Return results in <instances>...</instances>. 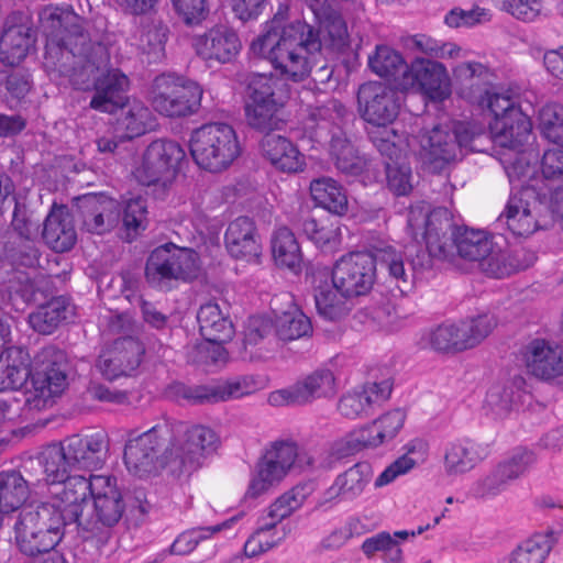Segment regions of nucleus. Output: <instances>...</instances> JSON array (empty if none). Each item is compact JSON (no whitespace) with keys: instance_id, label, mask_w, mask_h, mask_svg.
<instances>
[{"instance_id":"1","label":"nucleus","mask_w":563,"mask_h":563,"mask_svg":"<svg viewBox=\"0 0 563 563\" xmlns=\"http://www.w3.org/2000/svg\"><path fill=\"white\" fill-rule=\"evenodd\" d=\"M285 14L278 11L266 22L263 34L251 45L254 55L267 59L282 76L300 81L312 69L308 55L320 52V31L305 21L285 23Z\"/></svg>"},{"instance_id":"2","label":"nucleus","mask_w":563,"mask_h":563,"mask_svg":"<svg viewBox=\"0 0 563 563\" xmlns=\"http://www.w3.org/2000/svg\"><path fill=\"white\" fill-rule=\"evenodd\" d=\"M41 26L52 44L73 54L75 62L69 75L77 90L95 88L98 78L110 62V54L102 43L85 44L81 18L73 11L54 8L41 15Z\"/></svg>"},{"instance_id":"3","label":"nucleus","mask_w":563,"mask_h":563,"mask_svg":"<svg viewBox=\"0 0 563 563\" xmlns=\"http://www.w3.org/2000/svg\"><path fill=\"white\" fill-rule=\"evenodd\" d=\"M377 266L387 272L401 295L412 289L413 282L406 272L404 253L393 245L375 247L373 252L356 251L342 255L331 273L338 288L354 298L366 295L373 288Z\"/></svg>"},{"instance_id":"4","label":"nucleus","mask_w":563,"mask_h":563,"mask_svg":"<svg viewBox=\"0 0 563 563\" xmlns=\"http://www.w3.org/2000/svg\"><path fill=\"white\" fill-rule=\"evenodd\" d=\"M70 525L55 504L41 503L23 508L14 522V540L25 556L36 558L53 551Z\"/></svg>"},{"instance_id":"5","label":"nucleus","mask_w":563,"mask_h":563,"mask_svg":"<svg viewBox=\"0 0 563 563\" xmlns=\"http://www.w3.org/2000/svg\"><path fill=\"white\" fill-rule=\"evenodd\" d=\"M486 136L485 126L477 122L453 121L433 126L421 137V155L433 173L461 159L465 151L481 152L479 142Z\"/></svg>"},{"instance_id":"6","label":"nucleus","mask_w":563,"mask_h":563,"mask_svg":"<svg viewBox=\"0 0 563 563\" xmlns=\"http://www.w3.org/2000/svg\"><path fill=\"white\" fill-rule=\"evenodd\" d=\"M407 229L416 242L423 241L427 252L417 254V261L412 266L423 267L430 262V257L439 260L449 258L453 244L452 239L459 227L453 222V214L445 207L430 210L426 202L411 206L408 211Z\"/></svg>"},{"instance_id":"7","label":"nucleus","mask_w":563,"mask_h":563,"mask_svg":"<svg viewBox=\"0 0 563 563\" xmlns=\"http://www.w3.org/2000/svg\"><path fill=\"white\" fill-rule=\"evenodd\" d=\"M289 99V87L269 75L257 74L247 85L244 103L246 124L261 133H272L284 125L283 110Z\"/></svg>"},{"instance_id":"8","label":"nucleus","mask_w":563,"mask_h":563,"mask_svg":"<svg viewBox=\"0 0 563 563\" xmlns=\"http://www.w3.org/2000/svg\"><path fill=\"white\" fill-rule=\"evenodd\" d=\"M130 438L124 446L123 460L128 470L142 477L159 468L177 465L175 452L170 448L173 430L167 422L158 423L150 430Z\"/></svg>"},{"instance_id":"9","label":"nucleus","mask_w":563,"mask_h":563,"mask_svg":"<svg viewBox=\"0 0 563 563\" xmlns=\"http://www.w3.org/2000/svg\"><path fill=\"white\" fill-rule=\"evenodd\" d=\"M484 92L477 101L493 117L489 130L495 143L503 147L520 151L532 131L530 118L521 111L510 95L489 90H484Z\"/></svg>"},{"instance_id":"10","label":"nucleus","mask_w":563,"mask_h":563,"mask_svg":"<svg viewBox=\"0 0 563 563\" xmlns=\"http://www.w3.org/2000/svg\"><path fill=\"white\" fill-rule=\"evenodd\" d=\"M195 163L211 173L227 169L241 154L235 130L228 123H208L196 129L189 141Z\"/></svg>"},{"instance_id":"11","label":"nucleus","mask_w":563,"mask_h":563,"mask_svg":"<svg viewBox=\"0 0 563 563\" xmlns=\"http://www.w3.org/2000/svg\"><path fill=\"white\" fill-rule=\"evenodd\" d=\"M549 194L533 184L521 186L518 192L512 194L504 212L496 219V230L506 228L517 236H529L541 228L542 213L554 211V203L549 200Z\"/></svg>"},{"instance_id":"12","label":"nucleus","mask_w":563,"mask_h":563,"mask_svg":"<svg viewBox=\"0 0 563 563\" xmlns=\"http://www.w3.org/2000/svg\"><path fill=\"white\" fill-rule=\"evenodd\" d=\"M202 95V87L197 81L164 73L152 82L151 103L163 117L185 118L198 112Z\"/></svg>"},{"instance_id":"13","label":"nucleus","mask_w":563,"mask_h":563,"mask_svg":"<svg viewBox=\"0 0 563 563\" xmlns=\"http://www.w3.org/2000/svg\"><path fill=\"white\" fill-rule=\"evenodd\" d=\"M34 363V394L26 399V404L30 408L41 410L52 406L53 398L60 396L67 388L71 366L65 351L54 345L42 347L36 353Z\"/></svg>"},{"instance_id":"14","label":"nucleus","mask_w":563,"mask_h":563,"mask_svg":"<svg viewBox=\"0 0 563 563\" xmlns=\"http://www.w3.org/2000/svg\"><path fill=\"white\" fill-rule=\"evenodd\" d=\"M198 272L197 255L189 249L169 243L156 247L145 264V278L150 285L165 288L172 280H187Z\"/></svg>"},{"instance_id":"15","label":"nucleus","mask_w":563,"mask_h":563,"mask_svg":"<svg viewBox=\"0 0 563 563\" xmlns=\"http://www.w3.org/2000/svg\"><path fill=\"white\" fill-rule=\"evenodd\" d=\"M258 382L252 375L230 378L220 384L187 385L175 382L167 388L169 397L189 405H208L241 398L255 393Z\"/></svg>"},{"instance_id":"16","label":"nucleus","mask_w":563,"mask_h":563,"mask_svg":"<svg viewBox=\"0 0 563 563\" xmlns=\"http://www.w3.org/2000/svg\"><path fill=\"white\" fill-rule=\"evenodd\" d=\"M186 153L179 143L172 140H155L144 152L142 164L134 176L143 186L166 188L175 178Z\"/></svg>"},{"instance_id":"17","label":"nucleus","mask_w":563,"mask_h":563,"mask_svg":"<svg viewBox=\"0 0 563 563\" xmlns=\"http://www.w3.org/2000/svg\"><path fill=\"white\" fill-rule=\"evenodd\" d=\"M358 112L368 124H393L400 111L399 91L380 81H368L357 91Z\"/></svg>"},{"instance_id":"18","label":"nucleus","mask_w":563,"mask_h":563,"mask_svg":"<svg viewBox=\"0 0 563 563\" xmlns=\"http://www.w3.org/2000/svg\"><path fill=\"white\" fill-rule=\"evenodd\" d=\"M336 394L335 377L329 368H318L288 388L272 391L268 404L274 407L311 404Z\"/></svg>"},{"instance_id":"19","label":"nucleus","mask_w":563,"mask_h":563,"mask_svg":"<svg viewBox=\"0 0 563 563\" xmlns=\"http://www.w3.org/2000/svg\"><path fill=\"white\" fill-rule=\"evenodd\" d=\"M536 462L533 452L518 450L497 463L489 473L475 482L474 496L493 498L506 492L511 483L526 475Z\"/></svg>"},{"instance_id":"20","label":"nucleus","mask_w":563,"mask_h":563,"mask_svg":"<svg viewBox=\"0 0 563 563\" xmlns=\"http://www.w3.org/2000/svg\"><path fill=\"white\" fill-rule=\"evenodd\" d=\"M74 218L81 228L95 234L111 231L119 221V202L103 192H89L76 197L73 203Z\"/></svg>"},{"instance_id":"21","label":"nucleus","mask_w":563,"mask_h":563,"mask_svg":"<svg viewBox=\"0 0 563 563\" xmlns=\"http://www.w3.org/2000/svg\"><path fill=\"white\" fill-rule=\"evenodd\" d=\"M220 437L210 427L195 424L185 432L183 444L175 452L173 472L191 473L201 466L202 461L220 446Z\"/></svg>"},{"instance_id":"22","label":"nucleus","mask_w":563,"mask_h":563,"mask_svg":"<svg viewBox=\"0 0 563 563\" xmlns=\"http://www.w3.org/2000/svg\"><path fill=\"white\" fill-rule=\"evenodd\" d=\"M91 511L87 509L81 521H91L98 530L107 528L111 531L125 510V503L120 490L117 488L115 479L110 476L98 478L95 483V495L91 499Z\"/></svg>"},{"instance_id":"23","label":"nucleus","mask_w":563,"mask_h":563,"mask_svg":"<svg viewBox=\"0 0 563 563\" xmlns=\"http://www.w3.org/2000/svg\"><path fill=\"white\" fill-rule=\"evenodd\" d=\"M35 42L36 30L30 18L21 12L11 13L0 36V60L8 66L20 64Z\"/></svg>"},{"instance_id":"24","label":"nucleus","mask_w":563,"mask_h":563,"mask_svg":"<svg viewBox=\"0 0 563 563\" xmlns=\"http://www.w3.org/2000/svg\"><path fill=\"white\" fill-rule=\"evenodd\" d=\"M415 85L432 101H443L451 96L450 77L439 62L416 58L408 67L404 80H400V88L408 89Z\"/></svg>"},{"instance_id":"25","label":"nucleus","mask_w":563,"mask_h":563,"mask_svg":"<svg viewBox=\"0 0 563 563\" xmlns=\"http://www.w3.org/2000/svg\"><path fill=\"white\" fill-rule=\"evenodd\" d=\"M144 352L140 340L133 336L119 338L109 351L99 356L97 367L108 380L130 376L140 366Z\"/></svg>"},{"instance_id":"26","label":"nucleus","mask_w":563,"mask_h":563,"mask_svg":"<svg viewBox=\"0 0 563 563\" xmlns=\"http://www.w3.org/2000/svg\"><path fill=\"white\" fill-rule=\"evenodd\" d=\"M527 373L550 382L563 376V347L545 339H533L523 349Z\"/></svg>"},{"instance_id":"27","label":"nucleus","mask_w":563,"mask_h":563,"mask_svg":"<svg viewBox=\"0 0 563 563\" xmlns=\"http://www.w3.org/2000/svg\"><path fill=\"white\" fill-rule=\"evenodd\" d=\"M64 441L73 467L97 470L103 466L109 452V437L103 430L73 434Z\"/></svg>"},{"instance_id":"28","label":"nucleus","mask_w":563,"mask_h":563,"mask_svg":"<svg viewBox=\"0 0 563 563\" xmlns=\"http://www.w3.org/2000/svg\"><path fill=\"white\" fill-rule=\"evenodd\" d=\"M103 475H93L85 477L82 475H74L66 477L63 482V490L59 495V504L63 517L71 523H81L85 514L90 505V499L95 495V483Z\"/></svg>"},{"instance_id":"29","label":"nucleus","mask_w":563,"mask_h":563,"mask_svg":"<svg viewBox=\"0 0 563 563\" xmlns=\"http://www.w3.org/2000/svg\"><path fill=\"white\" fill-rule=\"evenodd\" d=\"M373 467L361 461L336 475L332 485L324 492V498L317 505L322 508L331 501H353L357 499L373 479Z\"/></svg>"},{"instance_id":"30","label":"nucleus","mask_w":563,"mask_h":563,"mask_svg":"<svg viewBox=\"0 0 563 563\" xmlns=\"http://www.w3.org/2000/svg\"><path fill=\"white\" fill-rule=\"evenodd\" d=\"M129 77L118 68L103 69L93 88L89 107L93 110L114 113L128 102Z\"/></svg>"},{"instance_id":"31","label":"nucleus","mask_w":563,"mask_h":563,"mask_svg":"<svg viewBox=\"0 0 563 563\" xmlns=\"http://www.w3.org/2000/svg\"><path fill=\"white\" fill-rule=\"evenodd\" d=\"M393 385L388 379L367 383L361 389L344 394L338 401V411L345 418L356 419L373 413L391 394Z\"/></svg>"},{"instance_id":"32","label":"nucleus","mask_w":563,"mask_h":563,"mask_svg":"<svg viewBox=\"0 0 563 563\" xmlns=\"http://www.w3.org/2000/svg\"><path fill=\"white\" fill-rule=\"evenodd\" d=\"M271 306L275 313V331L279 340L294 341L311 335V321L294 305L290 294L275 296Z\"/></svg>"},{"instance_id":"33","label":"nucleus","mask_w":563,"mask_h":563,"mask_svg":"<svg viewBox=\"0 0 563 563\" xmlns=\"http://www.w3.org/2000/svg\"><path fill=\"white\" fill-rule=\"evenodd\" d=\"M195 48L201 58L225 64L239 55L242 43L234 30L218 25L197 37Z\"/></svg>"},{"instance_id":"34","label":"nucleus","mask_w":563,"mask_h":563,"mask_svg":"<svg viewBox=\"0 0 563 563\" xmlns=\"http://www.w3.org/2000/svg\"><path fill=\"white\" fill-rule=\"evenodd\" d=\"M258 147L262 157L282 173L296 174L306 166L305 155L283 135L267 133L260 141Z\"/></svg>"},{"instance_id":"35","label":"nucleus","mask_w":563,"mask_h":563,"mask_svg":"<svg viewBox=\"0 0 563 563\" xmlns=\"http://www.w3.org/2000/svg\"><path fill=\"white\" fill-rule=\"evenodd\" d=\"M73 468L71 462L66 452L65 441L58 443H51L44 446L34 457L29 459L23 470L27 474H33L32 471L40 470L41 482L46 484H57L66 479L69 471Z\"/></svg>"},{"instance_id":"36","label":"nucleus","mask_w":563,"mask_h":563,"mask_svg":"<svg viewBox=\"0 0 563 563\" xmlns=\"http://www.w3.org/2000/svg\"><path fill=\"white\" fill-rule=\"evenodd\" d=\"M197 321L202 338L216 347L218 356H214L213 361L220 360L224 353L222 344L229 342L234 335L231 319L217 302L209 301L198 310Z\"/></svg>"},{"instance_id":"37","label":"nucleus","mask_w":563,"mask_h":563,"mask_svg":"<svg viewBox=\"0 0 563 563\" xmlns=\"http://www.w3.org/2000/svg\"><path fill=\"white\" fill-rule=\"evenodd\" d=\"M313 297L318 313L327 320H339L350 310L346 300L351 297L338 288L332 273L319 272L313 276Z\"/></svg>"},{"instance_id":"38","label":"nucleus","mask_w":563,"mask_h":563,"mask_svg":"<svg viewBox=\"0 0 563 563\" xmlns=\"http://www.w3.org/2000/svg\"><path fill=\"white\" fill-rule=\"evenodd\" d=\"M224 243L229 254L236 260H250L261 254V242L253 219L239 217L229 223Z\"/></svg>"},{"instance_id":"39","label":"nucleus","mask_w":563,"mask_h":563,"mask_svg":"<svg viewBox=\"0 0 563 563\" xmlns=\"http://www.w3.org/2000/svg\"><path fill=\"white\" fill-rule=\"evenodd\" d=\"M484 459L479 445L470 439H456L442 448L443 471L448 476L471 472Z\"/></svg>"},{"instance_id":"40","label":"nucleus","mask_w":563,"mask_h":563,"mask_svg":"<svg viewBox=\"0 0 563 563\" xmlns=\"http://www.w3.org/2000/svg\"><path fill=\"white\" fill-rule=\"evenodd\" d=\"M38 484L41 478L34 474L24 477L14 470L0 472V510L8 514L18 510L29 499L31 487Z\"/></svg>"},{"instance_id":"41","label":"nucleus","mask_w":563,"mask_h":563,"mask_svg":"<svg viewBox=\"0 0 563 563\" xmlns=\"http://www.w3.org/2000/svg\"><path fill=\"white\" fill-rule=\"evenodd\" d=\"M42 236L55 252L69 251L77 241L74 216H70L64 207L52 210L44 221Z\"/></svg>"},{"instance_id":"42","label":"nucleus","mask_w":563,"mask_h":563,"mask_svg":"<svg viewBox=\"0 0 563 563\" xmlns=\"http://www.w3.org/2000/svg\"><path fill=\"white\" fill-rule=\"evenodd\" d=\"M310 195L316 206L334 216L347 212L349 201L344 187L335 179L322 176L310 181Z\"/></svg>"},{"instance_id":"43","label":"nucleus","mask_w":563,"mask_h":563,"mask_svg":"<svg viewBox=\"0 0 563 563\" xmlns=\"http://www.w3.org/2000/svg\"><path fill=\"white\" fill-rule=\"evenodd\" d=\"M452 244L449 261L459 255L464 260L477 261L481 264L492 253L493 246V242L485 231L468 228H459L452 239Z\"/></svg>"},{"instance_id":"44","label":"nucleus","mask_w":563,"mask_h":563,"mask_svg":"<svg viewBox=\"0 0 563 563\" xmlns=\"http://www.w3.org/2000/svg\"><path fill=\"white\" fill-rule=\"evenodd\" d=\"M350 114L347 108L336 99H328L322 104L311 108L309 118L314 122L316 137L327 140L338 130L343 131Z\"/></svg>"},{"instance_id":"45","label":"nucleus","mask_w":563,"mask_h":563,"mask_svg":"<svg viewBox=\"0 0 563 563\" xmlns=\"http://www.w3.org/2000/svg\"><path fill=\"white\" fill-rule=\"evenodd\" d=\"M560 537L561 531L554 529L532 534L511 552L508 563H543Z\"/></svg>"},{"instance_id":"46","label":"nucleus","mask_w":563,"mask_h":563,"mask_svg":"<svg viewBox=\"0 0 563 563\" xmlns=\"http://www.w3.org/2000/svg\"><path fill=\"white\" fill-rule=\"evenodd\" d=\"M31 374L27 353L20 347L7 349L0 355V393L21 388Z\"/></svg>"},{"instance_id":"47","label":"nucleus","mask_w":563,"mask_h":563,"mask_svg":"<svg viewBox=\"0 0 563 563\" xmlns=\"http://www.w3.org/2000/svg\"><path fill=\"white\" fill-rule=\"evenodd\" d=\"M453 78L457 85L459 95L474 102L482 96L488 82L489 71L486 66L477 62L461 63L453 69Z\"/></svg>"},{"instance_id":"48","label":"nucleus","mask_w":563,"mask_h":563,"mask_svg":"<svg viewBox=\"0 0 563 563\" xmlns=\"http://www.w3.org/2000/svg\"><path fill=\"white\" fill-rule=\"evenodd\" d=\"M329 154L336 169L349 176H358L365 169V161L358 155L344 131H336L329 141Z\"/></svg>"},{"instance_id":"49","label":"nucleus","mask_w":563,"mask_h":563,"mask_svg":"<svg viewBox=\"0 0 563 563\" xmlns=\"http://www.w3.org/2000/svg\"><path fill=\"white\" fill-rule=\"evenodd\" d=\"M368 67L374 74L393 80L400 87V80L407 75L409 65L394 48L377 45L374 54L368 56Z\"/></svg>"},{"instance_id":"50","label":"nucleus","mask_w":563,"mask_h":563,"mask_svg":"<svg viewBox=\"0 0 563 563\" xmlns=\"http://www.w3.org/2000/svg\"><path fill=\"white\" fill-rule=\"evenodd\" d=\"M298 229L318 247L332 250L340 242V228L322 214H307L298 221Z\"/></svg>"},{"instance_id":"51","label":"nucleus","mask_w":563,"mask_h":563,"mask_svg":"<svg viewBox=\"0 0 563 563\" xmlns=\"http://www.w3.org/2000/svg\"><path fill=\"white\" fill-rule=\"evenodd\" d=\"M0 258L15 268H36L41 252L32 238H8L1 245Z\"/></svg>"},{"instance_id":"52","label":"nucleus","mask_w":563,"mask_h":563,"mask_svg":"<svg viewBox=\"0 0 563 563\" xmlns=\"http://www.w3.org/2000/svg\"><path fill=\"white\" fill-rule=\"evenodd\" d=\"M68 309L69 302L65 297H55L31 312L27 322L35 332L51 334L67 319Z\"/></svg>"},{"instance_id":"53","label":"nucleus","mask_w":563,"mask_h":563,"mask_svg":"<svg viewBox=\"0 0 563 563\" xmlns=\"http://www.w3.org/2000/svg\"><path fill=\"white\" fill-rule=\"evenodd\" d=\"M272 253L277 266L292 273L301 271L302 254L295 234L288 228H279L272 236Z\"/></svg>"},{"instance_id":"54","label":"nucleus","mask_w":563,"mask_h":563,"mask_svg":"<svg viewBox=\"0 0 563 563\" xmlns=\"http://www.w3.org/2000/svg\"><path fill=\"white\" fill-rule=\"evenodd\" d=\"M80 529L81 541L75 547L74 558L78 563H96L101 556L102 548L108 543L111 531L107 528L98 530L91 521L76 523Z\"/></svg>"},{"instance_id":"55","label":"nucleus","mask_w":563,"mask_h":563,"mask_svg":"<svg viewBox=\"0 0 563 563\" xmlns=\"http://www.w3.org/2000/svg\"><path fill=\"white\" fill-rule=\"evenodd\" d=\"M427 340L432 350L441 353H457L468 350L461 321L459 323H442L431 329Z\"/></svg>"},{"instance_id":"56","label":"nucleus","mask_w":563,"mask_h":563,"mask_svg":"<svg viewBox=\"0 0 563 563\" xmlns=\"http://www.w3.org/2000/svg\"><path fill=\"white\" fill-rule=\"evenodd\" d=\"M167 32L168 29L162 23H150L141 29L136 46L148 64L157 63L165 56Z\"/></svg>"},{"instance_id":"57","label":"nucleus","mask_w":563,"mask_h":563,"mask_svg":"<svg viewBox=\"0 0 563 563\" xmlns=\"http://www.w3.org/2000/svg\"><path fill=\"white\" fill-rule=\"evenodd\" d=\"M289 470L273 460L262 456L256 463V475L251 479L246 496L256 498L266 493L275 484H278Z\"/></svg>"},{"instance_id":"58","label":"nucleus","mask_w":563,"mask_h":563,"mask_svg":"<svg viewBox=\"0 0 563 563\" xmlns=\"http://www.w3.org/2000/svg\"><path fill=\"white\" fill-rule=\"evenodd\" d=\"M151 117L148 108L142 104H134L118 119V131L120 141L132 140L143 135L147 131V120Z\"/></svg>"},{"instance_id":"59","label":"nucleus","mask_w":563,"mask_h":563,"mask_svg":"<svg viewBox=\"0 0 563 563\" xmlns=\"http://www.w3.org/2000/svg\"><path fill=\"white\" fill-rule=\"evenodd\" d=\"M390 125L369 124L366 132L377 151L390 161H395L400 154V148L396 144L400 136Z\"/></svg>"},{"instance_id":"60","label":"nucleus","mask_w":563,"mask_h":563,"mask_svg":"<svg viewBox=\"0 0 563 563\" xmlns=\"http://www.w3.org/2000/svg\"><path fill=\"white\" fill-rule=\"evenodd\" d=\"M234 519L227 520L220 525L207 528L192 529L180 533L169 548L170 554L186 555L194 551L200 540L207 539L211 534L228 528Z\"/></svg>"},{"instance_id":"61","label":"nucleus","mask_w":563,"mask_h":563,"mask_svg":"<svg viewBox=\"0 0 563 563\" xmlns=\"http://www.w3.org/2000/svg\"><path fill=\"white\" fill-rule=\"evenodd\" d=\"M147 206L146 201L137 197L126 201L123 209L122 222L126 231V240L133 241L141 231H144L147 225L146 221Z\"/></svg>"},{"instance_id":"62","label":"nucleus","mask_w":563,"mask_h":563,"mask_svg":"<svg viewBox=\"0 0 563 563\" xmlns=\"http://www.w3.org/2000/svg\"><path fill=\"white\" fill-rule=\"evenodd\" d=\"M464 338L468 349L477 346L486 339L497 325V320L492 314H479L461 321Z\"/></svg>"},{"instance_id":"63","label":"nucleus","mask_w":563,"mask_h":563,"mask_svg":"<svg viewBox=\"0 0 563 563\" xmlns=\"http://www.w3.org/2000/svg\"><path fill=\"white\" fill-rule=\"evenodd\" d=\"M406 45L410 48L433 56L445 57L453 56V53L459 51V47L452 43H441L440 41L428 36L426 34H416L407 40Z\"/></svg>"},{"instance_id":"64","label":"nucleus","mask_w":563,"mask_h":563,"mask_svg":"<svg viewBox=\"0 0 563 563\" xmlns=\"http://www.w3.org/2000/svg\"><path fill=\"white\" fill-rule=\"evenodd\" d=\"M386 179L388 188L396 196H406L412 189L411 169L407 165H399L394 161L386 163Z\"/></svg>"}]
</instances>
